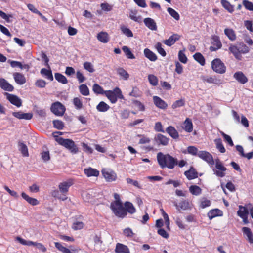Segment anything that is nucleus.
I'll return each mask as SVG.
<instances>
[{
  "label": "nucleus",
  "mask_w": 253,
  "mask_h": 253,
  "mask_svg": "<svg viewBox=\"0 0 253 253\" xmlns=\"http://www.w3.org/2000/svg\"><path fill=\"white\" fill-rule=\"evenodd\" d=\"M212 69L219 74H223L226 72V66L219 58H216L211 62Z\"/></svg>",
  "instance_id": "obj_8"
},
{
  "label": "nucleus",
  "mask_w": 253,
  "mask_h": 253,
  "mask_svg": "<svg viewBox=\"0 0 253 253\" xmlns=\"http://www.w3.org/2000/svg\"><path fill=\"white\" fill-rule=\"evenodd\" d=\"M7 95V99L13 105L17 107H19L22 105V101L20 98L17 96L6 93Z\"/></svg>",
  "instance_id": "obj_17"
},
{
  "label": "nucleus",
  "mask_w": 253,
  "mask_h": 253,
  "mask_svg": "<svg viewBox=\"0 0 253 253\" xmlns=\"http://www.w3.org/2000/svg\"><path fill=\"white\" fill-rule=\"evenodd\" d=\"M80 92L84 96H87L89 94V90L87 85L82 84L79 87Z\"/></svg>",
  "instance_id": "obj_49"
},
{
  "label": "nucleus",
  "mask_w": 253,
  "mask_h": 253,
  "mask_svg": "<svg viewBox=\"0 0 253 253\" xmlns=\"http://www.w3.org/2000/svg\"><path fill=\"white\" fill-rule=\"evenodd\" d=\"M242 3L246 9L253 11V3L252 2L248 0H243Z\"/></svg>",
  "instance_id": "obj_60"
},
{
  "label": "nucleus",
  "mask_w": 253,
  "mask_h": 253,
  "mask_svg": "<svg viewBox=\"0 0 253 253\" xmlns=\"http://www.w3.org/2000/svg\"><path fill=\"white\" fill-rule=\"evenodd\" d=\"M193 58L201 65L204 66L205 64V59L204 57L200 52H197L193 55Z\"/></svg>",
  "instance_id": "obj_40"
},
{
  "label": "nucleus",
  "mask_w": 253,
  "mask_h": 253,
  "mask_svg": "<svg viewBox=\"0 0 253 253\" xmlns=\"http://www.w3.org/2000/svg\"><path fill=\"white\" fill-rule=\"evenodd\" d=\"M115 251L116 253H130L127 246L119 243L116 244Z\"/></svg>",
  "instance_id": "obj_28"
},
{
  "label": "nucleus",
  "mask_w": 253,
  "mask_h": 253,
  "mask_svg": "<svg viewBox=\"0 0 253 253\" xmlns=\"http://www.w3.org/2000/svg\"><path fill=\"white\" fill-rule=\"evenodd\" d=\"M166 131L173 139H176L179 137L178 132L173 126H169L166 128Z\"/></svg>",
  "instance_id": "obj_34"
},
{
  "label": "nucleus",
  "mask_w": 253,
  "mask_h": 253,
  "mask_svg": "<svg viewBox=\"0 0 253 253\" xmlns=\"http://www.w3.org/2000/svg\"><path fill=\"white\" fill-rule=\"evenodd\" d=\"M229 50L237 60L240 61L243 58L242 54L248 53L250 49L245 44L241 43L239 47L234 44H230Z\"/></svg>",
  "instance_id": "obj_3"
},
{
  "label": "nucleus",
  "mask_w": 253,
  "mask_h": 253,
  "mask_svg": "<svg viewBox=\"0 0 253 253\" xmlns=\"http://www.w3.org/2000/svg\"><path fill=\"white\" fill-rule=\"evenodd\" d=\"M51 195L52 197L62 201L67 199V197H65L59 190H54L51 191Z\"/></svg>",
  "instance_id": "obj_38"
},
{
  "label": "nucleus",
  "mask_w": 253,
  "mask_h": 253,
  "mask_svg": "<svg viewBox=\"0 0 253 253\" xmlns=\"http://www.w3.org/2000/svg\"><path fill=\"white\" fill-rule=\"evenodd\" d=\"M41 74L45 76L50 81H52L53 80V76L51 70L42 68L41 70Z\"/></svg>",
  "instance_id": "obj_43"
},
{
  "label": "nucleus",
  "mask_w": 253,
  "mask_h": 253,
  "mask_svg": "<svg viewBox=\"0 0 253 253\" xmlns=\"http://www.w3.org/2000/svg\"><path fill=\"white\" fill-rule=\"evenodd\" d=\"M214 143L216 145V148L219 150V151L222 153H224L226 151V149L224 148L222 140L221 138H217L214 140Z\"/></svg>",
  "instance_id": "obj_42"
},
{
  "label": "nucleus",
  "mask_w": 253,
  "mask_h": 253,
  "mask_svg": "<svg viewBox=\"0 0 253 253\" xmlns=\"http://www.w3.org/2000/svg\"><path fill=\"white\" fill-rule=\"evenodd\" d=\"M92 90L94 92L97 94H104L105 91L103 90V88L97 84H93Z\"/></svg>",
  "instance_id": "obj_54"
},
{
  "label": "nucleus",
  "mask_w": 253,
  "mask_h": 253,
  "mask_svg": "<svg viewBox=\"0 0 253 253\" xmlns=\"http://www.w3.org/2000/svg\"><path fill=\"white\" fill-rule=\"evenodd\" d=\"M224 34L231 41H234L236 39V34L232 29L225 28Z\"/></svg>",
  "instance_id": "obj_36"
},
{
  "label": "nucleus",
  "mask_w": 253,
  "mask_h": 253,
  "mask_svg": "<svg viewBox=\"0 0 253 253\" xmlns=\"http://www.w3.org/2000/svg\"><path fill=\"white\" fill-rule=\"evenodd\" d=\"M155 48L158 52L162 56L165 57L166 56V52L162 47V45L160 42H158L156 43Z\"/></svg>",
  "instance_id": "obj_58"
},
{
  "label": "nucleus",
  "mask_w": 253,
  "mask_h": 253,
  "mask_svg": "<svg viewBox=\"0 0 253 253\" xmlns=\"http://www.w3.org/2000/svg\"><path fill=\"white\" fill-rule=\"evenodd\" d=\"M145 25L152 31H156L157 30V26L156 22L154 19L151 18H145L143 20Z\"/></svg>",
  "instance_id": "obj_21"
},
{
  "label": "nucleus",
  "mask_w": 253,
  "mask_h": 253,
  "mask_svg": "<svg viewBox=\"0 0 253 253\" xmlns=\"http://www.w3.org/2000/svg\"><path fill=\"white\" fill-rule=\"evenodd\" d=\"M54 245L57 250L62 253H71V251L69 249L63 246L60 243L54 242Z\"/></svg>",
  "instance_id": "obj_47"
},
{
  "label": "nucleus",
  "mask_w": 253,
  "mask_h": 253,
  "mask_svg": "<svg viewBox=\"0 0 253 253\" xmlns=\"http://www.w3.org/2000/svg\"><path fill=\"white\" fill-rule=\"evenodd\" d=\"M234 78L240 84H245L248 82L247 77L241 71L236 72L234 74Z\"/></svg>",
  "instance_id": "obj_24"
},
{
  "label": "nucleus",
  "mask_w": 253,
  "mask_h": 253,
  "mask_svg": "<svg viewBox=\"0 0 253 253\" xmlns=\"http://www.w3.org/2000/svg\"><path fill=\"white\" fill-rule=\"evenodd\" d=\"M104 94L112 103H115L119 99H124L121 90L116 87L113 90H106Z\"/></svg>",
  "instance_id": "obj_5"
},
{
  "label": "nucleus",
  "mask_w": 253,
  "mask_h": 253,
  "mask_svg": "<svg viewBox=\"0 0 253 253\" xmlns=\"http://www.w3.org/2000/svg\"><path fill=\"white\" fill-rule=\"evenodd\" d=\"M148 81L153 86H156L158 84V79L157 77L153 74H150L148 76Z\"/></svg>",
  "instance_id": "obj_55"
},
{
  "label": "nucleus",
  "mask_w": 253,
  "mask_h": 253,
  "mask_svg": "<svg viewBox=\"0 0 253 253\" xmlns=\"http://www.w3.org/2000/svg\"><path fill=\"white\" fill-rule=\"evenodd\" d=\"M55 78L59 83L63 84H66L68 83V80L66 77L59 73H55Z\"/></svg>",
  "instance_id": "obj_45"
},
{
  "label": "nucleus",
  "mask_w": 253,
  "mask_h": 253,
  "mask_svg": "<svg viewBox=\"0 0 253 253\" xmlns=\"http://www.w3.org/2000/svg\"><path fill=\"white\" fill-rule=\"evenodd\" d=\"M221 3L222 6L228 12L232 13L234 11V7L227 0H221Z\"/></svg>",
  "instance_id": "obj_44"
},
{
  "label": "nucleus",
  "mask_w": 253,
  "mask_h": 253,
  "mask_svg": "<svg viewBox=\"0 0 253 253\" xmlns=\"http://www.w3.org/2000/svg\"><path fill=\"white\" fill-rule=\"evenodd\" d=\"M84 174L87 177H98L99 175V171L96 169H94L91 167L85 168L84 169Z\"/></svg>",
  "instance_id": "obj_29"
},
{
  "label": "nucleus",
  "mask_w": 253,
  "mask_h": 253,
  "mask_svg": "<svg viewBox=\"0 0 253 253\" xmlns=\"http://www.w3.org/2000/svg\"><path fill=\"white\" fill-rule=\"evenodd\" d=\"M21 196L29 204L32 206H36L39 204V202L37 199L30 197L25 192H22L21 193Z\"/></svg>",
  "instance_id": "obj_32"
},
{
  "label": "nucleus",
  "mask_w": 253,
  "mask_h": 253,
  "mask_svg": "<svg viewBox=\"0 0 253 253\" xmlns=\"http://www.w3.org/2000/svg\"><path fill=\"white\" fill-rule=\"evenodd\" d=\"M154 140L159 145L167 146L169 144V139L166 136L159 133L155 136Z\"/></svg>",
  "instance_id": "obj_16"
},
{
  "label": "nucleus",
  "mask_w": 253,
  "mask_h": 253,
  "mask_svg": "<svg viewBox=\"0 0 253 253\" xmlns=\"http://www.w3.org/2000/svg\"><path fill=\"white\" fill-rule=\"evenodd\" d=\"M129 18L135 22H139L140 21V16H137V11L131 10L129 13Z\"/></svg>",
  "instance_id": "obj_56"
},
{
  "label": "nucleus",
  "mask_w": 253,
  "mask_h": 253,
  "mask_svg": "<svg viewBox=\"0 0 253 253\" xmlns=\"http://www.w3.org/2000/svg\"><path fill=\"white\" fill-rule=\"evenodd\" d=\"M189 192L193 195L198 196L202 193L201 188L197 185H191L189 187Z\"/></svg>",
  "instance_id": "obj_41"
},
{
  "label": "nucleus",
  "mask_w": 253,
  "mask_h": 253,
  "mask_svg": "<svg viewBox=\"0 0 253 253\" xmlns=\"http://www.w3.org/2000/svg\"><path fill=\"white\" fill-rule=\"evenodd\" d=\"M183 129L187 132H191L193 130V123L191 120L187 118L183 123Z\"/></svg>",
  "instance_id": "obj_30"
},
{
  "label": "nucleus",
  "mask_w": 253,
  "mask_h": 253,
  "mask_svg": "<svg viewBox=\"0 0 253 253\" xmlns=\"http://www.w3.org/2000/svg\"><path fill=\"white\" fill-rule=\"evenodd\" d=\"M73 103L77 110H80L83 108V102L79 97H75L73 100Z\"/></svg>",
  "instance_id": "obj_52"
},
{
  "label": "nucleus",
  "mask_w": 253,
  "mask_h": 253,
  "mask_svg": "<svg viewBox=\"0 0 253 253\" xmlns=\"http://www.w3.org/2000/svg\"><path fill=\"white\" fill-rule=\"evenodd\" d=\"M20 150L23 156L27 157L29 156L28 150L26 144L23 142H19L18 144Z\"/></svg>",
  "instance_id": "obj_48"
},
{
  "label": "nucleus",
  "mask_w": 253,
  "mask_h": 253,
  "mask_svg": "<svg viewBox=\"0 0 253 253\" xmlns=\"http://www.w3.org/2000/svg\"><path fill=\"white\" fill-rule=\"evenodd\" d=\"M202 80L204 82H207L209 84H213L217 85H220L222 84V81L219 78H217L215 76L212 77H208L202 78Z\"/></svg>",
  "instance_id": "obj_27"
},
{
  "label": "nucleus",
  "mask_w": 253,
  "mask_h": 253,
  "mask_svg": "<svg viewBox=\"0 0 253 253\" xmlns=\"http://www.w3.org/2000/svg\"><path fill=\"white\" fill-rule=\"evenodd\" d=\"M197 156L207 162L210 165H213L214 164L212 156L207 151H199L197 154Z\"/></svg>",
  "instance_id": "obj_13"
},
{
  "label": "nucleus",
  "mask_w": 253,
  "mask_h": 253,
  "mask_svg": "<svg viewBox=\"0 0 253 253\" xmlns=\"http://www.w3.org/2000/svg\"><path fill=\"white\" fill-rule=\"evenodd\" d=\"M117 73L124 80H127L129 78L128 73L122 68H119L117 69Z\"/></svg>",
  "instance_id": "obj_51"
},
{
  "label": "nucleus",
  "mask_w": 253,
  "mask_h": 253,
  "mask_svg": "<svg viewBox=\"0 0 253 253\" xmlns=\"http://www.w3.org/2000/svg\"><path fill=\"white\" fill-rule=\"evenodd\" d=\"M187 151L188 154L192 155L197 156L198 153V149L193 146H189L187 148Z\"/></svg>",
  "instance_id": "obj_61"
},
{
  "label": "nucleus",
  "mask_w": 253,
  "mask_h": 253,
  "mask_svg": "<svg viewBox=\"0 0 253 253\" xmlns=\"http://www.w3.org/2000/svg\"><path fill=\"white\" fill-rule=\"evenodd\" d=\"M110 106L104 101H101L96 106V109L99 112H104L108 110Z\"/></svg>",
  "instance_id": "obj_39"
},
{
  "label": "nucleus",
  "mask_w": 253,
  "mask_h": 253,
  "mask_svg": "<svg viewBox=\"0 0 253 253\" xmlns=\"http://www.w3.org/2000/svg\"><path fill=\"white\" fill-rule=\"evenodd\" d=\"M237 213L238 216L242 219L243 222L244 224L249 223L248 220L249 211L247 207L240 205Z\"/></svg>",
  "instance_id": "obj_11"
},
{
  "label": "nucleus",
  "mask_w": 253,
  "mask_h": 253,
  "mask_svg": "<svg viewBox=\"0 0 253 253\" xmlns=\"http://www.w3.org/2000/svg\"><path fill=\"white\" fill-rule=\"evenodd\" d=\"M213 42L212 44L213 46L210 47V50L211 51H215L217 50L220 49L222 47V43L220 42L219 37L217 36H214L212 37Z\"/></svg>",
  "instance_id": "obj_19"
},
{
  "label": "nucleus",
  "mask_w": 253,
  "mask_h": 253,
  "mask_svg": "<svg viewBox=\"0 0 253 253\" xmlns=\"http://www.w3.org/2000/svg\"><path fill=\"white\" fill-rule=\"evenodd\" d=\"M184 174L189 180L197 178L198 177V172L193 167H191L189 170L185 171Z\"/></svg>",
  "instance_id": "obj_20"
},
{
  "label": "nucleus",
  "mask_w": 253,
  "mask_h": 253,
  "mask_svg": "<svg viewBox=\"0 0 253 253\" xmlns=\"http://www.w3.org/2000/svg\"><path fill=\"white\" fill-rule=\"evenodd\" d=\"M12 115L19 119L30 120L33 117L32 113H23L21 111L14 112Z\"/></svg>",
  "instance_id": "obj_23"
},
{
  "label": "nucleus",
  "mask_w": 253,
  "mask_h": 253,
  "mask_svg": "<svg viewBox=\"0 0 253 253\" xmlns=\"http://www.w3.org/2000/svg\"><path fill=\"white\" fill-rule=\"evenodd\" d=\"M215 167L216 169H213L214 174L219 177H224L227 169L218 159L215 160Z\"/></svg>",
  "instance_id": "obj_9"
},
{
  "label": "nucleus",
  "mask_w": 253,
  "mask_h": 253,
  "mask_svg": "<svg viewBox=\"0 0 253 253\" xmlns=\"http://www.w3.org/2000/svg\"><path fill=\"white\" fill-rule=\"evenodd\" d=\"M180 38V36L177 34H173L170 36L168 39L165 40L163 42L166 45L171 46L173 45L175 42L178 41Z\"/></svg>",
  "instance_id": "obj_22"
},
{
  "label": "nucleus",
  "mask_w": 253,
  "mask_h": 253,
  "mask_svg": "<svg viewBox=\"0 0 253 253\" xmlns=\"http://www.w3.org/2000/svg\"><path fill=\"white\" fill-rule=\"evenodd\" d=\"M101 173L106 182H112L117 179V173L112 169L107 168H103Z\"/></svg>",
  "instance_id": "obj_7"
},
{
  "label": "nucleus",
  "mask_w": 253,
  "mask_h": 253,
  "mask_svg": "<svg viewBox=\"0 0 253 253\" xmlns=\"http://www.w3.org/2000/svg\"><path fill=\"white\" fill-rule=\"evenodd\" d=\"M124 205V207L122 205L114 213L117 217L124 218L127 215V212L132 214L136 212V209L132 203L126 201Z\"/></svg>",
  "instance_id": "obj_2"
},
{
  "label": "nucleus",
  "mask_w": 253,
  "mask_h": 253,
  "mask_svg": "<svg viewBox=\"0 0 253 253\" xmlns=\"http://www.w3.org/2000/svg\"><path fill=\"white\" fill-rule=\"evenodd\" d=\"M122 50L125 53L126 56L128 59H133L135 58V56L132 53L130 48L126 46H124L122 47Z\"/></svg>",
  "instance_id": "obj_46"
},
{
  "label": "nucleus",
  "mask_w": 253,
  "mask_h": 253,
  "mask_svg": "<svg viewBox=\"0 0 253 253\" xmlns=\"http://www.w3.org/2000/svg\"><path fill=\"white\" fill-rule=\"evenodd\" d=\"M168 13L170 15L176 20H179L180 19V16L178 13L174 9L171 7H169L167 9Z\"/></svg>",
  "instance_id": "obj_53"
},
{
  "label": "nucleus",
  "mask_w": 253,
  "mask_h": 253,
  "mask_svg": "<svg viewBox=\"0 0 253 253\" xmlns=\"http://www.w3.org/2000/svg\"><path fill=\"white\" fill-rule=\"evenodd\" d=\"M144 54L145 56L151 61L154 62L158 59L157 56L155 53H154L148 48H145L144 50Z\"/></svg>",
  "instance_id": "obj_33"
},
{
  "label": "nucleus",
  "mask_w": 253,
  "mask_h": 253,
  "mask_svg": "<svg viewBox=\"0 0 253 253\" xmlns=\"http://www.w3.org/2000/svg\"><path fill=\"white\" fill-rule=\"evenodd\" d=\"M222 211L218 209H215L210 210L207 213L208 217L210 220L218 216H221Z\"/></svg>",
  "instance_id": "obj_37"
},
{
  "label": "nucleus",
  "mask_w": 253,
  "mask_h": 253,
  "mask_svg": "<svg viewBox=\"0 0 253 253\" xmlns=\"http://www.w3.org/2000/svg\"><path fill=\"white\" fill-rule=\"evenodd\" d=\"M174 205L179 212L181 211V210L186 211L191 209L190 203L185 200L181 201L178 204L176 202H174Z\"/></svg>",
  "instance_id": "obj_15"
},
{
  "label": "nucleus",
  "mask_w": 253,
  "mask_h": 253,
  "mask_svg": "<svg viewBox=\"0 0 253 253\" xmlns=\"http://www.w3.org/2000/svg\"><path fill=\"white\" fill-rule=\"evenodd\" d=\"M13 77L15 82L20 85L24 84L26 82L25 76L21 73H14L13 74Z\"/></svg>",
  "instance_id": "obj_31"
},
{
  "label": "nucleus",
  "mask_w": 253,
  "mask_h": 253,
  "mask_svg": "<svg viewBox=\"0 0 253 253\" xmlns=\"http://www.w3.org/2000/svg\"><path fill=\"white\" fill-rule=\"evenodd\" d=\"M53 125L55 128L59 130L63 129L64 127V123L62 121L59 120H54L53 121Z\"/></svg>",
  "instance_id": "obj_57"
},
{
  "label": "nucleus",
  "mask_w": 253,
  "mask_h": 253,
  "mask_svg": "<svg viewBox=\"0 0 253 253\" xmlns=\"http://www.w3.org/2000/svg\"><path fill=\"white\" fill-rule=\"evenodd\" d=\"M114 198L115 200L111 203L110 208L114 213L116 211H117L120 207H121L123 204L121 201L119 194L118 193H114Z\"/></svg>",
  "instance_id": "obj_14"
},
{
  "label": "nucleus",
  "mask_w": 253,
  "mask_h": 253,
  "mask_svg": "<svg viewBox=\"0 0 253 253\" xmlns=\"http://www.w3.org/2000/svg\"><path fill=\"white\" fill-rule=\"evenodd\" d=\"M56 141L60 145L68 149L71 153L76 154L78 152V148L74 141L70 139L60 137L56 139Z\"/></svg>",
  "instance_id": "obj_4"
},
{
  "label": "nucleus",
  "mask_w": 253,
  "mask_h": 253,
  "mask_svg": "<svg viewBox=\"0 0 253 253\" xmlns=\"http://www.w3.org/2000/svg\"><path fill=\"white\" fill-rule=\"evenodd\" d=\"M17 241H18L20 244L25 246H34L36 247L39 250H41L42 252H45L47 251L46 248L41 243H38L33 242L32 241L26 240L20 237H17L16 238Z\"/></svg>",
  "instance_id": "obj_6"
},
{
  "label": "nucleus",
  "mask_w": 253,
  "mask_h": 253,
  "mask_svg": "<svg viewBox=\"0 0 253 253\" xmlns=\"http://www.w3.org/2000/svg\"><path fill=\"white\" fill-rule=\"evenodd\" d=\"M51 112L56 116H62L65 111V106L59 102L53 103L50 108Z\"/></svg>",
  "instance_id": "obj_10"
},
{
  "label": "nucleus",
  "mask_w": 253,
  "mask_h": 253,
  "mask_svg": "<svg viewBox=\"0 0 253 253\" xmlns=\"http://www.w3.org/2000/svg\"><path fill=\"white\" fill-rule=\"evenodd\" d=\"M157 159L158 163L162 169L167 168L173 169L177 165V160L169 154H164L162 152L157 154Z\"/></svg>",
  "instance_id": "obj_1"
},
{
  "label": "nucleus",
  "mask_w": 253,
  "mask_h": 253,
  "mask_svg": "<svg viewBox=\"0 0 253 253\" xmlns=\"http://www.w3.org/2000/svg\"><path fill=\"white\" fill-rule=\"evenodd\" d=\"M0 87L7 91H12L14 90V87L3 78H0Z\"/></svg>",
  "instance_id": "obj_25"
},
{
  "label": "nucleus",
  "mask_w": 253,
  "mask_h": 253,
  "mask_svg": "<svg viewBox=\"0 0 253 253\" xmlns=\"http://www.w3.org/2000/svg\"><path fill=\"white\" fill-rule=\"evenodd\" d=\"M178 59L181 62L184 64L186 63L187 61V57L181 50L179 51L178 52Z\"/></svg>",
  "instance_id": "obj_64"
},
{
  "label": "nucleus",
  "mask_w": 253,
  "mask_h": 253,
  "mask_svg": "<svg viewBox=\"0 0 253 253\" xmlns=\"http://www.w3.org/2000/svg\"><path fill=\"white\" fill-rule=\"evenodd\" d=\"M73 183V180L71 179L59 183L58 185L59 190L65 197H67V194L68 192L69 189Z\"/></svg>",
  "instance_id": "obj_12"
},
{
  "label": "nucleus",
  "mask_w": 253,
  "mask_h": 253,
  "mask_svg": "<svg viewBox=\"0 0 253 253\" xmlns=\"http://www.w3.org/2000/svg\"><path fill=\"white\" fill-rule=\"evenodd\" d=\"M153 100L154 104L157 107L163 110H165L167 108V103L160 97L157 96H154Z\"/></svg>",
  "instance_id": "obj_18"
},
{
  "label": "nucleus",
  "mask_w": 253,
  "mask_h": 253,
  "mask_svg": "<svg viewBox=\"0 0 253 253\" xmlns=\"http://www.w3.org/2000/svg\"><path fill=\"white\" fill-rule=\"evenodd\" d=\"M97 39L102 43H107L109 41V38L107 33L105 32H100L97 36Z\"/></svg>",
  "instance_id": "obj_35"
},
{
  "label": "nucleus",
  "mask_w": 253,
  "mask_h": 253,
  "mask_svg": "<svg viewBox=\"0 0 253 253\" xmlns=\"http://www.w3.org/2000/svg\"><path fill=\"white\" fill-rule=\"evenodd\" d=\"M84 224L83 222L77 221L73 224L72 228L75 230H80L84 228Z\"/></svg>",
  "instance_id": "obj_62"
},
{
  "label": "nucleus",
  "mask_w": 253,
  "mask_h": 253,
  "mask_svg": "<svg viewBox=\"0 0 253 253\" xmlns=\"http://www.w3.org/2000/svg\"><path fill=\"white\" fill-rule=\"evenodd\" d=\"M120 29L122 33L125 35L126 37L130 38L133 36L132 32L129 28L125 27V26H121Z\"/></svg>",
  "instance_id": "obj_50"
},
{
  "label": "nucleus",
  "mask_w": 253,
  "mask_h": 253,
  "mask_svg": "<svg viewBox=\"0 0 253 253\" xmlns=\"http://www.w3.org/2000/svg\"><path fill=\"white\" fill-rule=\"evenodd\" d=\"M185 105V100L184 99H180L178 100H176L174 102L172 105V108L174 109L178 107H180L184 106Z\"/></svg>",
  "instance_id": "obj_59"
},
{
  "label": "nucleus",
  "mask_w": 253,
  "mask_h": 253,
  "mask_svg": "<svg viewBox=\"0 0 253 253\" xmlns=\"http://www.w3.org/2000/svg\"><path fill=\"white\" fill-rule=\"evenodd\" d=\"M211 204V202L209 200H208L206 198H204L202 199L201 201L200 207L201 208L204 209L210 206Z\"/></svg>",
  "instance_id": "obj_63"
},
{
  "label": "nucleus",
  "mask_w": 253,
  "mask_h": 253,
  "mask_svg": "<svg viewBox=\"0 0 253 253\" xmlns=\"http://www.w3.org/2000/svg\"><path fill=\"white\" fill-rule=\"evenodd\" d=\"M243 234L246 237V239L250 244L253 243V234L251 229L247 227H244L242 229Z\"/></svg>",
  "instance_id": "obj_26"
}]
</instances>
